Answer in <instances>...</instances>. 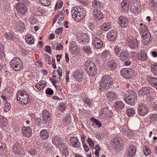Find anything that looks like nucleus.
<instances>
[{
	"instance_id": "49530a36",
	"label": "nucleus",
	"mask_w": 157,
	"mask_h": 157,
	"mask_svg": "<svg viewBox=\"0 0 157 157\" xmlns=\"http://www.w3.org/2000/svg\"><path fill=\"white\" fill-rule=\"evenodd\" d=\"M111 27V25L109 23H104L101 26L102 30L105 31H107L110 29Z\"/></svg>"
},
{
	"instance_id": "774afa93",
	"label": "nucleus",
	"mask_w": 157,
	"mask_h": 157,
	"mask_svg": "<svg viewBox=\"0 0 157 157\" xmlns=\"http://www.w3.org/2000/svg\"><path fill=\"white\" fill-rule=\"evenodd\" d=\"M36 150L34 149H31L29 152V153L32 156L36 154Z\"/></svg>"
},
{
	"instance_id": "052dcab7",
	"label": "nucleus",
	"mask_w": 157,
	"mask_h": 157,
	"mask_svg": "<svg viewBox=\"0 0 157 157\" xmlns=\"http://www.w3.org/2000/svg\"><path fill=\"white\" fill-rule=\"evenodd\" d=\"M84 101L86 104L90 106L91 105V100L88 98H84Z\"/></svg>"
},
{
	"instance_id": "4d7b16f0",
	"label": "nucleus",
	"mask_w": 157,
	"mask_h": 157,
	"mask_svg": "<svg viewBox=\"0 0 157 157\" xmlns=\"http://www.w3.org/2000/svg\"><path fill=\"white\" fill-rule=\"evenodd\" d=\"M2 128H3V129L4 128H6V126L8 124V121L7 119L6 118H2Z\"/></svg>"
},
{
	"instance_id": "6e6552de",
	"label": "nucleus",
	"mask_w": 157,
	"mask_h": 157,
	"mask_svg": "<svg viewBox=\"0 0 157 157\" xmlns=\"http://www.w3.org/2000/svg\"><path fill=\"white\" fill-rule=\"evenodd\" d=\"M111 84L110 79H102L100 82V89L101 91H103L106 89L107 85L109 86Z\"/></svg>"
},
{
	"instance_id": "72a5a7b5",
	"label": "nucleus",
	"mask_w": 157,
	"mask_h": 157,
	"mask_svg": "<svg viewBox=\"0 0 157 157\" xmlns=\"http://www.w3.org/2000/svg\"><path fill=\"white\" fill-rule=\"evenodd\" d=\"M87 73L90 76H95L97 74V69L96 66L94 68H92V69H87L86 71Z\"/></svg>"
},
{
	"instance_id": "6e6d98bb",
	"label": "nucleus",
	"mask_w": 157,
	"mask_h": 157,
	"mask_svg": "<svg viewBox=\"0 0 157 157\" xmlns=\"http://www.w3.org/2000/svg\"><path fill=\"white\" fill-rule=\"evenodd\" d=\"M127 70L128 76V78H129L134 75V71L132 69L129 68H127Z\"/></svg>"
},
{
	"instance_id": "2eb2a0df",
	"label": "nucleus",
	"mask_w": 157,
	"mask_h": 157,
	"mask_svg": "<svg viewBox=\"0 0 157 157\" xmlns=\"http://www.w3.org/2000/svg\"><path fill=\"white\" fill-rule=\"evenodd\" d=\"M102 4L101 2L99 1L94 0L92 2V9L93 11L99 10V8H101Z\"/></svg>"
},
{
	"instance_id": "9d476101",
	"label": "nucleus",
	"mask_w": 157,
	"mask_h": 157,
	"mask_svg": "<svg viewBox=\"0 0 157 157\" xmlns=\"http://www.w3.org/2000/svg\"><path fill=\"white\" fill-rule=\"evenodd\" d=\"M141 4L137 1H134L133 4L131 5L130 7L131 11L134 13L138 12L140 10Z\"/></svg>"
},
{
	"instance_id": "2f4dec72",
	"label": "nucleus",
	"mask_w": 157,
	"mask_h": 157,
	"mask_svg": "<svg viewBox=\"0 0 157 157\" xmlns=\"http://www.w3.org/2000/svg\"><path fill=\"white\" fill-rule=\"evenodd\" d=\"M43 148L48 151L50 152L52 149V145L50 143L46 141L44 143Z\"/></svg>"
},
{
	"instance_id": "c03bdc74",
	"label": "nucleus",
	"mask_w": 157,
	"mask_h": 157,
	"mask_svg": "<svg viewBox=\"0 0 157 157\" xmlns=\"http://www.w3.org/2000/svg\"><path fill=\"white\" fill-rule=\"evenodd\" d=\"M127 68H123L121 70V75L125 78H128Z\"/></svg>"
},
{
	"instance_id": "1a4fd4ad",
	"label": "nucleus",
	"mask_w": 157,
	"mask_h": 157,
	"mask_svg": "<svg viewBox=\"0 0 157 157\" xmlns=\"http://www.w3.org/2000/svg\"><path fill=\"white\" fill-rule=\"evenodd\" d=\"M136 150L135 146L132 144L130 145L127 147L126 149L127 155L129 157H133L136 154Z\"/></svg>"
},
{
	"instance_id": "cd10ccee",
	"label": "nucleus",
	"mask_w": 157,
	"mask_h": 157,
	"mask_svg": "<svg viewBox=\"0 0 157 157\" xmlns=\"http://www.w3.org/2000/svg\"><path fill=\"white\" fill-rule=\"evenodd\" d=\"M40 135L42 139L46 140L49 137V133L46 130L43 129L41 131Z\"/></svg>"
},
{
	"instance_id": "13d9d810",
	"label": "nucleus",
	"mask_w": 157,
	"mask_h": 157,
	"mask_svg": "<svg viewBox=\"0 0 157 157\" xmlns=\"http://www.w3.org/2000/svg\"><path fill=\"white\" fill-rule=\"evenodd\" d=\"M145 155L146 156H148L150 154V151L149 149L147 147H145L144 150Z\"/></svg>"
},
{
	"instance_id": "c85d7f7f",
	"label": "nucleus",
	"mask_w": 157,
	"mask_h": 157,
	"mask_svg": "<svg viewBox=\"0 0 157 157\" xmlns=\"http://www.w3.org/2000/svg\"><path fill=\"white\" fill-rule=\"evenodd\" d=\"M151 87L150 86H147L143 88L139 91L138 93L140 95L148 94L150 93Z\"/></svg>"
},
{
	"instance_id": "5fc2aeb1",
	"label": "nucleus",
	"mask_w": 157,
	"mask_h": 157,
	"mask_svg": "<svg viewBox=\"0 0 157 157\" xmlns=\"http://www.w3.org/2000/svg\"><path fill=\"white\" fill-rule=\"evenodd\" d=\"M40 2L43 6H48L51 4L49 0H40Z\"/></svg>"
},
{
	"instance_id": "c756f323",
	"label": "nucleus",
	"mask_w": 157,
	"mask_h": 157,
	"mask_svg": "<svg viewBox=\"0 0 157 157\" xmlns=\"http://www.w3.org/2000/svg\"><path fill=\"white\" fill-rule=\"evenodd\" d=\"M122 132L125 136L128 137H131L134 134L132 131L124 128H123L122 130Z\"/></svg>"
},
{
	"instance_id": "39448f33",
	"label": "nucleus",
	"mask_w": 157,
	"mask_h": 157,
	"mask_svg": "<svg viewBox=\"0 0 157 157\" xmlns=\"http://www.w3.org/2000/svg\"><path fill=\"white\" fill-rule=\"evenodd\" d=\"M16 9L18 12L23 14H25L27 11V8L26 6L21 2L17 3Z\"/></svg>"
},
{
	"instance_id": "5701e85b",
	"label": "nucleus",
	"mask_w": 157,
	"mask_h": 157,
	"mask_svg": "<svg viewBox=\"0 0 157 157\" xmlns=\"http://www.w3.org/2000/svg\"><path fill=\"white\" fill-rule=\"evenodd\" d=\"M96 65L94 64L93 61L91 60H88L86 62L85 64V69L87 71V69H92V68H94L95 67Z\"/></svg>"
},
{
	"instance_id": "a19ab883",
	"label": "nucleus",
	"mask_w": 157,
	"mask_h": 157,
	"mask_svg": "<svg viewBox=\"0 0 157 157\" xmlns=\"http://www.w3.org/2000/svg\"><path fill=\"white\" fill-rule=\"evenodd\" d=\"M126 113L128 117H131L133 116V115L135 114V111L133 109L129 108L127 109Z\"/></svg>"
},
{
	"instance_id": "338daca9",
	"label": "nucleus",
	"mask_w": 157,
	"mask_h": 157,
	"mask_svg": "<svg viewBox=\"0 0 157 157\" xmlns=\"http://www.w3.org/2000/svg\"><path fill=\"white\" fill-rule=\"evenodd\" d=\"M87 140L90 146L92 147L94 146V143L91 138H88V139Z\"/></svg>"
},
{
	"instance_id": "dca6fc26",
	"label": "nucleus",
	"mask_w": 157,
	"mask_h": 157,
	"mask_svg": "<svg viewBox=\"0 0 157 157\" xmlns=\"http://www.w3.org/2000/svg\"><path fill=\"white\" fill-rule=\"evenodd\" d=\"M70 142L75 147L78 148L81 146V143L78 139L75 137H72L70 139Z\"/></svg>"
},
{
	"instance_id": "4be33fe9",
	"label": "nucleus",
	"mask_w": 157,
	"mask_h": 157,
	"mask_svg": "<svg viewBox=\"0 0 157 157\" xmlns=\"http://www.w3.org/2000/svg\"><path fill=\"white\" fill-rule=\"evenodd\" d=\"M22 148L20 145H19L18 144H15L13 147V151L15 154L18 155L22 150Z\"/></svg>"
},
{
	"instance_id": "680f3d73",
	"label": "nucleus",
	"mask_w": 157,
	"mask_h": 157,
	"mask_svg": "<svg viewBox=\"0 0 157 157\" xmlns=\"http://www.w3.org/2000/svg\"><path fill=\"white\" fill-rule=\"evenodd\" d=\"M157 101H155V100L154 98H151L148 101V103L150 105H151L153 106L154 105V104H155L156 102Z\"/></svg>"
},
{
	"instance_id": "b1692460",
	"label": "nucleus",
	"mask_w": 157,
	"mask_h": 157,
	"mask_svg": "<svg viewBox=\"0 0 157 157\" xmlns=\"http://www.w3.org/2000/svg\"><path fill=\"white\" fill-rule=\"evenodd\" d=\"M93 13L94 17H96V20H101L104 17L103 13L99 10L93 11Z\"/></svg>"
},
{
	"instance_id": "69168bd1",
	"label": "nucleus",
	"mask_w": 157,
	"mask_h": 157,
	"mask_svg": "<svg viewBox=\"0 0 157 157\" xmlns=\"http://www.w3.org/2000/svg\"><path fill=\"white\" fill-rule=\"evenodd\" d=\"M46 93L47 94H48L51 95L53 93V91L51 89L48 88L46 90Z\"/></svg>"
},
{
	"instance_id": "58836bf2",
	"label": "nucleus",
	"mask_w": 157,
	"mask_h": 157,
	"mask_svg": "<svg viewBox=\"0 0 157 157\" xmlns=\"http://www.w3.org/2000/svg\"><path fill=\"white\" fill-rule=\"evenodd\" d=\"M63 122L65 124L67 125H69L71 123V117L69 114H66L64 118V119L63 120Z\"/></svg>"
},
{
	"instance_id": "4c0bfd02",
	"label": "nucleus",
	"mask_w": 157,
	"mask_h": 157,
	"mask_svg": "<svg viewBox=\"0 0 157 157\" xmlns=\"http://www.w3.org/2000/svg\"><path fill=\"white\" fill-rule=\"evenodd\" d=\"M147 80L151 86L157 89V79H147Z\"/></svg>"
},
{
	"instance_id": "a211bd4d",
	"label": "nucleus",
	"mask_w": 157,
	"mask_h": 157,
	"mask_svg": "<svg viewBox=\"0 0 157 157\" xmlns=\"http://www.w3.org/2000/svg\"><path fill=\"white\" fill-rule=\"evenodd\" d=\"M51 115V113L47 110L45 109L43 111V118L45 122L47 123L50 120Z\"/></svg>"
},
{
	"instance_id": "f257e3e1",
	"label": "nucleus",
	"mask_w": 157,
	"mask_h": 157,
	"mask_svg": "<svg viewBox=\"0 0 157 157\" xmlns=\"http://www.w3.org/2000/svg\"><path fill=\"white\" fill-rule=\"evenodd\" d=\"M16 98L19 103L21 104L26 105L30 101L29 94L24 90L18 91L17 94Z\"/></svg>"
},
{
	"instance_id": "0e129e2a",
	"label": "nucleus",
	"mask_w": 157,
	"mask_h": 157,
	"mask_svg": "<svg viewBox=\"0 0 157 157\" xmlns=\"http://www.w3.org/2000/svg\"><path fill=\"white\" fill-rule=\"evenodd\" d=\"M150 118L152 120L157 121V114H151L149 116Z\"/></svg>"
},
{
	"instance_id": "f8f14e48",
	"label": "nucleus",
	"mask_w": 157,
	"mask_h": 157,
	"mask_svg": "<svg viewBox=\"0 0 157 157\" xmlns=\"http://www.w3.org/2000/svg\"><path fill=\"white\" fill-rule=\"evenodd\" d=\"M52 143L56 146L58 147L62 144V140L60 137L57 136H53L52 138Z\"/></svg>"
},
{
	"instance_id": "473e14b6",
	"label": "nucleus",
	"mask_w": 157,
	"mask_h": 157,
	"mask_svg": "<svg viewBox=\"0 0 157 157\" xmlns=\"http://www.w3.org/2000/svg\"><path fill=\"white\" fill-rule=\"evenodd\" d=\"M128 2V0H123L121 3L122 8L125 12H127L129 9V4Z\"/></svg>"
},
{
	"instance_id": "7c9ffc66",
	"label": "nucleus",
	"mask_w": 157,
	"mask_h": 157,
	"mask_svg": "<svg viewBox=\"0 0 157 157\" xmlns=\"http://www.w3.org/2000/svg\"><path fill=\"white\" fill-rule=\"evenodd\" d=\"M107 66L110 70H114L116 68L117 63L114 60H111L108 63Z\"/></svg>"
},
{
	"instance_id": "20e7f679",
	"label": "nucleus",
	"mask_w": 157,
	"mask_h": 157,
	"mask_svg": "<svg viewBox=\"0 0 157 157\" xmlns=\"http://www.w3.org/2000/svg\"><path fill=\"white\" fill-rule=\"evenodd\" d=\"M137 111L140 115L143 116L148 113V109L147 106L145 104L140 103L138 105Z\"/></svg>"
},
{
	"instance_id": "e433bc0d",
	"label": "nucleus",
	"mask_w": 157,
	"mask_h": 157,
	"mask_svg": "<svg viewBox=\"0 0 157 157\" xmlns=\"http://www.w3.org/2000/svg\"><path fill=\"white\" fill-rule=\"evenodd\" d=\"M25 40L29 44H33L34 43L33 38L32 37L31 34H27L26 35Z\"/></svg>"
},
{
	"instance_id": "412c9836",
	"label": "nucleus",
	"mask_w": 157,
	"mask_h": 157,
	"mask_svg": "<svg viewBox=\"0 0 157 157\" xmlns=\"http://www.w3.org/2000/svg\"><path fill=\"white\" fill-rule=\"evenodd\" d=\"M61 148L62 149V156L65 157L67 156L69 154V151L68 150L67 146L64 143H62L61 145Z\"/></svg>"
},
{
	"instance_id": "423d86ee",
	"label": "nucleus",
	"mask_w": 157,
	"mask_h": 157,
	"mask_svg": "<svg viewBox=\"0 0 157 157\" xmlns=\"http://www.w3.org/2000/svg\"><path fill=\"white\" fill-rule=\"evenodd\" d=\"M129 23V21L126 17L121 16L118 19V24L121 27H126L128 26Z\"/></svg>"
},
{
	"instance_id": "09e8293b",
	"label": "nucleus",
	"mask_w": 157,
	"mask_h": 157,
	"mask_svg": "<svg viewBox=\"0 0 157 157\" xmlns=\"http://www.w3.org/2000/svg\"><path fill=\"white\" fill-rule=\"evenodd\" d=\"M147 57V56L146 54L144 52H141L140 55L139 56L138 59L144 61L146 60Z\"/></svg>"
},
{
	"instance_id": "9b49d317",
	"label": "nucleus",
	"mask_w": 157,
	"mask_h": 157,
	"mask_svg": "<svg viewBox=\"0 0 157 157\" xmlns=\"http://www.w3.org/2000/svg\"><path fill=\"white\" fill-rule=\"evenodd\" d=\"M93 45L97 49L101 48L103 45L102 41L98 37L94 38L92 41Z\"/></svg>"
},
{
	"instance_id": "a878e982",
	"label": "nucleus",
	"mask_w": 157,
	"mask_h": 157,
	"mask_svg": "<svg viewBox=\"0 0 157 157\" xmlns=\"http://www.w3.org/2000/svg\"><path fill=\"white\" fill-rule=\"evenodd\" d=\"M46 82L44 80H41L35 85V87L39 90H42L46 86Z\"/></svg>"
},
{
	"instance_id": "8fccbe9b",
	"label": "nucleus",
	"mask_w": 157,
	"mask_h": 157,
	"mask_svg": "<svg viewBox=\"0 0 157 157\" xmlns=\"http://www.w3.org/2000/svg\"><path fill=\"white\" fill-rule=\"evenodd\" d=\"M151 70L154 74L157 75V64L151 65Z\"/></svg>"
},
{
	"instance_id": "79ce46f5",
	"label": "nucleus",
	"mask_w": 157,
	"mask_h": 157,
	"mask_svg": "<svg viewBox=\"0 0 157 157\" xmlns=\"http://www.w3.org/2000/svg\"><path fill=\"white\" fill-rule=\"evenodd\" d=\"M115 107L116 108L122 109L124 106V104L121 101H118L115 103Z\"/></svg>"
},
{
	"instance_id": "6ab92c4d",
	"label": "nucleus",
	"mask_w": 157,
	"mask_h": 157,
	"mask_svg": "<svg viewBox=\"0 0 157 157\" xmlns=\"http://www.w3.org/2000/svg\"><path fill=\"white\" fill-rule=\"evenodd\" d=\"M138 42L137 39L134 38L133 39L130 40L128 44L131 48H136L138 47Z\"/></svg>"
},
{
	"instance_id": "603ef678",
	"label": "nucleus",
	"mask_w": 157,
	"mask_h": 157,
	"mask_svg": "<svg viewBox=\"0 0 157 157\" xmlns=\"http://www.w3.org/2000/svg\"><path fill=\"white\" fill-rule=\"evenodd\" d=\"M5 107H4V110L6 112L9 111L11 108V105L9 102L7 101L5 103Z\"/></svg>"
},
{
	"instance_id": "de8ad7c7",
	"label": "nucleus",
	"mask_w": 157,
	"mask_h": 157,
	"mask_svg": "<svg viewBox=\"0 0 157 157\" xmlns=\"http://www.w3.org/2000/svg\"><path fill=\"white\" fill-rule=\"evenodd\" d=\"M90 121H92L96 125H98V127L101 126V124L99 120L94 118V117H91L90 119Z\"/></svg>"
},
{
	"instance_id": "864d4df0",
	"label": "nucleus",
	"mask_w": 157,
	"mask_h": 157,
	"mask_svg": "<svg viewBox=\"0 0 157 157\" xmlns=\"http://www.w3.org/2000/svg\"><path fill=\"white\" fill-rule=\"evenodd\" d=\"M102 56L105 58H109L110 56V54L109 51H105L101 54Z\"/></svg>"
},
{
	"instance_id": "bf43d9fd",
	"label": "nucleus",
	"mask_w": 157,
	"mask_h": 157,
	"mask_svg": "<svg viewBox=\"0 0 157 157\" xmlns=\"http://www.w3.org/2000/svg\"><path fill=\"white\" fill-rule=\"evenodd\" d=\"M59 18V20L60 21H62L64 18L63 14V11H61L58 15Z\"/></svg>"
},
{
	"instance_id": "393cba45",
	"label": "nucleus",
	"mask_w": 157,
	"mask_h": 157,
	"mask_svg": "<svg viewBox=\"0 0 157 157\" xmlns=\"http://www.w3.org/2000/svg\"><path fill=\"white\" fill-rule=\"evenodd\" d=\"M78 38L79 40L80 43H85L86 41V38L88 37L87 35L85 33H78Z\"/></svg>"
},
{
	"instance_id": "a18cd8bd",
	"label": "nucleus",
	"mask_w": 157,
	"mask_h": 157,
	"mask_svg": "<svg viewBox=\"0 0 157 157\" xmlns=\"http://www.w3.org/2000/svg\"><path fill=\"white\" fill-rule=\"evenodd\" d=\"M73 76L75 78H83V74L81 72L77 71L74 74Z\"/></svg>"
},
{
	"instance_id": "aec40b11",
	"label": "nucleus",
	"mask_w": 157,
	"mask_h": 157,
	"mask_svg": "<svg viewBox=\"0 0 157 157\" xmlns=\"http://www.w3.org/2000/svg\"><path fill=\"white\" fill-rule=\"evenodd\" d=\"M141 36L143 39V42L144 44L148 45L151 41L149 33L141 35Z\"/></svg>"
},
{
	"instance_id": "ddd939ff",
	"label": "nucleus",
	"mask_w": 157,
	"mask_h": 157,
	"mask_svg": "<svg viewBox=\"0 0 157 157\" xmlns=\"http://www.w3.org/2000/svg\"><path fill=\"white\" fill-rule=\"evenodd\" d=\"M23 135L27 137H30L32 135V132L30 127H23L22 129Z\"/></svg>"
},
{
	"instance_id": "7ed1b4c3",
	"label": "nucleus",
	"mask_w": 157,
	"mask_h": 157,
	"mask_svg": "<svg viewBox=\"0 0 157 157\" xmlns=\"http://www.w3.org/2000/svg\"><path fill=\"white\" fill-rule=\"evenodd\" d=\"M137 99V94L133 90L130 91L129 95L125 96L124 100L128 104L134 105Z\"/></svg>"
},
{
	"instance_id": "e2e57ef3",
	"label": "nucleus",
	"mask_w": 157,
	"mask_h": 157,
	"mask_svg": "<svg viewBox=\"0 0 157 157\" xmlns=\"http://www.w3.org/2000/svg\"><path fill=\"white\" fill-rule=\"evenodd\" d=\"M19 29L20 31H21L23 30H24L25 29V25L22 22H21L18 24Z\"/></svg>"
},
{
	"instance_id": "c9c22d12",
	"label": "nucleus",
	"mask_w": 157,
	"mask_h": 157,
	"mask_svg": "<svg viewBox=\"0 0 157 157\" xmlns=\"http://www.w3.org/2000/svg\"><path fill=\"white\" fill-rule=\"evenodd\" d=\"M107 97L108 99L111 101L117 98V96L116 94L114 93L110 92H109L107 93Z\"/></svg>"
},
{
	"instance_id": "0eeeda50",
	"label": "nucleus",
	"mask_w": 157,
	"mask_h": 157,
	"mask_svg": "<svg viewBox=\"0 0 157 157\" xmlns=\"http://www.w3.org/2000/svg\"><path fill=\"white\" fill-rule=\"evenodd\" d=\"M123 145L122 139L120 138L115 139L113 142V148L115 150L120 149Z\"/></svg>"
},
{
	"instance_id": "4468645a",
	"label": "nucleus",
	"mask_w": 157,
	"mask_h": 157,
	"mask_svg": "<svg viewBox=\"0 0 157 157\" xmlns=\"http://www.w3.org/2000/svg\"><path fill=\"white\" fill-rule=\"evenodd\" d=\"M71 12L72 17L74 20L76 21L77 20V21H78L79 20H81L82 18V15L79 12H78L74 9H72Z\"/></svg>"
},
{
	"instance_id": "f03ea898",
	"label": "nucleus",
	"mask_w": 157,
	"mask_h": 157,
	"mask_svg": "<svg viewBox=\"0 0 157 157\" xmlns=\"http://www.w3.org/2000/svg\"><path fill=\"white\" fill-rule=\"evenodd\" d=\"M10 64L12 68L16 71L21 70L23 68V62L18 57H14L10 62Z\"/></svg>"
},
{
	"instance_id": "ea45409f",
	"label": "nucleus",
	"mask_w": 157,
	"mask_h": 157,
	"mask_svg": "<svg viewBox=\"0 0 157 157\" xmlns=\"http://www.w3.org/2000/svg\"><path fill=\"white\" fill-rule=\"evenodd\" d=\"M4 37L6 39L10 40H13L15 39L13 33H11L5 34L4 35Z\"/></svg>"
},
{
	"instance_id": "f3484780",
	"label": "nucleus",
	"mask_w": 157,
	"mask_h": 157,
	"mask_svg": "<svg viewBox=\"0 0 157 157\" xmlns=\"http://www.w3.org/2000/svg\"><path fill=\"white\" fill-rule=\"evenodd\" d=\"M107 36L109 40L114 41L117 36V34L114 30H111L107 33Z\"/></svg>"
},
{
	"instance_id": "37998d69",
	"label": "nucleus",
	"mask_w": 157,
	"mask_h": 157,
	"mask_svg": "<svg viewBox=\"0 0 157 157\" xmlns=\"http://www.w3.org/2000/svg\"><path fill=\"white\" fill-rule=\"evenodd\" d=\"M101 112L102 113L109 115L110 116L112 115V111L109 110L107 107L103 108L101 109Z\"/></svg>"
},
{
	"instance_id": "3c124183",
	"label": "nucleus",
	"mask_w": 157,
	"mask_h": 157,
	"mask_svg": "<svg viewBox=\"0 0 157 157\" xmlns=\"http://www.w3.org/2000/svg\"><path fill=\"white\" fill-rule=\"evenodd\" d=\"M82 49L84 51L87 53L90 54L92 52L91 48L89 46H83Z\"/></svg>"
},
{
	"instance_id": "f704fd0d",
	"label": "nucleus",
	"mask_w": 157,
	"mask_h": 157,
	"mask_svg": "<svg viewBox=\"0 0 157 157\" xmlns=\"http://www.w3.org/2000/svg\"><path fill=\"white\" fill-rule=\"evenodd\" d=\"M140 32L142 35L148 34L149 32L148 28L146 26L144 25V26L140 29Z\"/></svg>"
},
{
	"instance_id": "bb28decb",
	"label": "nucleus",
	"mask_w": 157,
	"mask_h": 157,
	"mask_svg": "<svg viewBox=\"0 0 157 157\" xmlns=\"http://www.w3.org/2000/svg\"><path fill=\"white\" fill-rule=\"evenodd\" d=\"M120 57L123 61L128 60V59L130 58L128 52L125 50L121 52L120 54Z\"/></svg>"
}]
</instances>
